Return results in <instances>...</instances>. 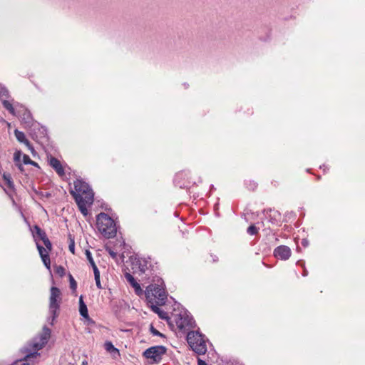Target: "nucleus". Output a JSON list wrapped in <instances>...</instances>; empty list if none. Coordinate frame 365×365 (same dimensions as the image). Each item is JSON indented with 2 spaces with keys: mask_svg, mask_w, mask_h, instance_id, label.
Instances as JSON below:
<instances>
[{
  "mask_svg": "<svg viewBox=\"0 0 365 365\" xmlns=\"http://www.w3.org/2000/svg\"><path fill=\"white\" fill-rule=\"evenodd\" d=\"M75 190H71V194L76 200L81 213L86 216L88 215L87 206L93 202V192L90 186L82 180L74 181Z\"/></svg>",
  "mask_w": 365,
  "mask_h": 365,
  "instance_id": "obj_1",
  "label": "nucleus"
},
{
  "mask_svg": "<svg viewBox=\"0 0 365 365\" xmlns=\"http://www.w3.org/2000/svg\"><path fill=\"white\" fill-rule=\"evenodd\" d=\"M151 284L146 287L145 296L150 304L163 305L165 304L167 294L163 287V282L161 279L158 280V283Z\"/></svg>",
  "mask_w": 365,
  "mask_h": 365,
  "instance_id": "obj_2",
  "label": "nucleus"
},
{
  "mask_svg": "<svg viewBox=\"0 0 365 365\" xmlns=\"http://www.w3.org/2000/svg\"><path fill=\"white\" fill-rule=\"evenodd\" d=\"M96 225L98 231L106 238L115 236L116 227L114 220L107 214L101 212L96 217Z\"/></svg>",
  "mask_w": 365,
  "mask_h": 365,
  "instance_id": "obj_3",
  "label": "nucleus"
},
{
  "mask_svg": "<svg viewBox=\"0 0 365 365\" xmlns=\"http://www.w3.org/2000/svg\"><path fill=\"white\" fill-rule=\"evenodd\" d=\"M187 341L192 349L198 354H205L207 351L206 341L204 336L198 331H189Z\"/></svg>",
  "mask_w": 365,
  "mask_h": 365,
  "instance_id": "obj_4",
  "label": "nucleus"
},
{
  "mask_svg": "<svg viewBox=\"0 0 365 365\" xmlns=\"http://www.w3.org/2000/svg\"><path fill=\"white\" fill-rule=\"evenodd\" d=\"M51 334L50 329L44 327L43 331L33 339V340L28 344L29 349H31L32 351L38 352L42 349L45 345L48 343Z\"/></svg>",
  "mask_w": 365,
  "mask_h": 365,
  "instance_id": "obj_5",
  "label": "nucleus"
},
{
  "mask_svg": "<svg viewBox=\"0 0 365 365\" xmlns=\"http://www.w3.org/2000/svg\"><path fill=\"white\" fill-rule=\"evenodd\" d=\"M16 116H18L21 120V123L24 124L25 128H31L33 126H38V124H37L32 115L30 111L26 108L24 106L18 103L16 106Z\"/></svg>",
  "mask_w": 365,
  "mask_h": 365,
  "instance_id": "obj_6",
  "label": "nucleus"
},
{
  "mask_svg": "<svg viewBox=\"0 0 365 365\" xmlns=\"http://www.w3.org/2000/svg\"><path fill=\"white\" fill-rule=\"evenodd\" d=\"M60 300V289L56 287H52L51 288V294L49 297V312L52 314L53 320L57 317Z\"/></svg>",
  "mask_w": 365,
  "mask_h": 365,
  "instance_id": "obj_7",
  "label": "nucleus"
},
{
  "mask_svg": "<svg viewBox=\"0 0 365 365\" xmlns=\"http://www.w3.org/2000/svg\"><path fill=\"white\" fill-rule=\"evenodd\" d=\"M175 321L180 329H186L195 327V321L192 316L186 312H180L175 316Z\"/></svg>",
  "mask_w": 365,
  "mask_h": 365,
  "instance_id": "obj_8",
  "label": "nucleus"
},
{
  "mask_svg": "<svg viewBox=\"0 0 365 365\" xmlns=\"http://www.w3.org/2000/svg\"><path fill=\"white\" fill-rule=\"evenodd\" d=\"M166 350L167 349L164 346H154L147 349L143 352V356L155 362H159L162 359L163 355L166 353Z\"/></svg>",
  "mask_w": 365,
  "mask_h": 365,
  "instance_id": "obj_9",
  "label": "nucleus"
},
{
  "mask_svg": "<svg viewBox=\"0 0 365 365\" xmlns=\"http://www.w3.org/2000/svg\"><path fill=\"white\" fill-rule=\"evenodd\" d=\"M274 256L282 260L288 259L292 254L290 248L285 245H280L274 250Z\"/></svg>",
  "mask_w": 365,
  "mask_h": 365,
  "instance_id": "obj_10",
  "label": "nucleus"
},
{
  "mask_svg": "<svg viewBox=\"0 0 365 365\" xmlns=\"http://www.w3.org/2000/svg\"><path fill=\"white\" fill-rule=\"evenodd\" d=\"M24 352L26 354L24 357V365H35L36 362V359L40 356V354L36 351H32L31 349H29L28 348H25L24 349Z\"/></svg>",
  "mask_w": 365,
  "mask_h": 365,
  "instance_id": "obj_11",
  "label": "nucleus"
},
{
  "mask_svg": "<svg viewBox=\"0 0 365 365\" xmlns=\"http://www.w3.org/2000/svg\"><path fill=\"white\" fill-rule=\"evenodd\" d=\"M5 94H6V93H0V100L1 101V103L4 106V107L7 110L13 115H16V106L19 103H14V100L10 101L6 99H4V96H6Z\"/></svg>",
  "mask_w": 365,
  "mask_h": 365,
  "instance_id": "obj_12",
  "label": "nucleus"
},
{
  "mask_svg": "<svg viewBox=\"0 0 365 365\" xmlns=\"http://www.w3.org/2000/svg\"><path fill=\"white\" fill-rule=\"evenodd\" d=\"M125 277L130 286L133 287L135 292L138 296L141 297L144 294L145 292L142 289L140 284L135 280L132 274L126 273L125 274Z\"/></svg>",
  "mask_w": 365,
  "mask_h": 365,
  "instance_id": "obj_13",
  "label": "nucleus"
},
{
  "mask_svg": "<svg viewBox=\"0 0 365 365\" xmlns=\"http://www.w3.org/2000/svg\"><path fill=\"white\" fill-rule=\"evenodd\" d=\"M50 166L55 170L59 176L65 175L64 168L61 162L54 157H51L48 159Z\"/></svg>",
  "mask_w": 365,
  "mask_h": 365,
  "instance_id": "obj_14",
  "label": "nucleus"
},
{
  "mask_svg": "<svg viewBox=\"0 0 365 365\" xmlns=\"http://www.w3.org/2000/svg\"><path fill=\"white\" fill-rule=\"evenodd\" d=\"M14 135L17 140L20 143H24L31 150V153L34 151L33 146L31 145L30 142L26 139V135L23 132L16 129L14 130Z\"/></svg>",
  "mask_w": 365,
  "mask_h": 365,
  "instance_id": "obj_15",
  "label": "nucleus"
},
{
  "mask_svg": "<svg viewBox=\"0 0 365 365\" xmlns=\"http://www.w3.org/2000/svg\"><path fill=\"white\" fill-rule=\"evenodd\" d=\"M79 313L85 319H88L89 315L88 312V308L86 304L84 303L83 296L79 297Z\"/></svg>",
  "mask_w": 365,
  "mask_h": 365,
  "instance_id": "obj_16",
  "label": "nucleus"
},
{
  "mask_svg": "<svg viewBox=\"0 0 365 365\" xmlns=\"http://www.w3.org/2000/svg\"><path fill=\"white\" fill-rule=\"evenodd\" d=\"M34 230L35 231L34 232V237L36 242L38 240H41L42 241L43 239L47 236L46 232L42 230L38 225H35L34 227Z\"/></svg>",
  "mask_w": 365,
  "mask_h": 365,
  "instance_id": "obj_17",
  "label": "nucleus"
},
{
  "mask_svg": "<svg viewBox=\"0 0 365 365\" xmlns=\"http://www.w3.org/2000/svg\"><path fill=\"white\" fill-rule=\"evenodd\" d=\"M155 304H150L152 310L158 314L159 317L163 319H168L167 312L161 310Z\"/></svg>",
  "mask_w": 365,
  "mask_h": 365,
  "instance_id": "obj_18",
  "label": "nucleus"
},
{
  "mask_svg": "<svg viewBox=\"0 0 365 365\" xmlns=\"http://www.w3.org/2000/svg\"><path fill=\"white\" fill-rule=\"evenodd\" d=\"M138 268L142 273H144L148 269L149 262L145 259L138 260Z\"/></svg>",
  "mask_w": 365,
  "mask_h": 365,
  "instance_id": "obj_19",
  "label": "nucleus"
},
{
  "mask_svg": "<svg viewBox=\"0 0 365 365\" xmlns=\"http://www.w3.org/2000/svg\"><path fill=\"white\" fill-rule=\"evenodd\" d=\"M3 178H4V181L6 182L9 188L13 190L14 188V182L12 180L11 175L9 173H4Z\"/></svg>",
  "mask_w": 365,
  "mask_h": 365,
  "instance_id": "obj_20",
  "label": "nucleus"
},
{
  "mask_svg": "<svg viewBox=\"0 0 365 365\" xmlns=\"http://www.w3.org/2000/svg\"><path fill=\"white\" fill-rule=\"evenodd\" d=\"M104 347L107 351L111 354L114 352H118V349L113 346L111 341H106L104 344Z\"/></svg>",
  "mask_w": 365,
  "mask_h": 365,
  "instance_id": "obj_21",
  "label": "nucleus"
},
{
  "mask_svg": "<svg viewBox=\"0 0 365 365\" xmlns=\"http://www.w3.org/2000/svg\"><path fill=\"white\" fill-rule=\"evenodd\" d=\"M36 247H37V249L38 250L41 257H43V255H48V252H46V249L43 246L39 245L38 242H36Z\"/></svg>",
  "mask_w": 365,
  "mask_h": 365,
  "instance_id": "obj_22",
  "label": "nucleus"
},
{
  "mask_svg": "<svg viewBox=\"0 0 365 365\" xmlns=\"http://www.w3.org/2000/svg\"><path fill=\"white\" fill-rule=\"evenodd\" d=\"M41 259L44 264V265L46 266V267L48 269H50L51 268V262H50V258H49V256L48 255H43V257H41Z\"/></svg>",
  "mask_w": 365,
  "mask_h": 365,
  "instance_id": "obj_23",
  "label": "nucleus"
},
{
  "mask_svg": "<svg viewBox=\"0 0 365 365\" xmlns=\"http://www.w3.org/2000/svg\"><path fill=\"white\" fill-rule=\"evenodd\" d=\"M69 282L71 289L73 290H76L77 287V283L71 274H69Z\"/></svg>",
  "mask_w": 365,
  "mask_h": 365,
  "instance_id": "obj_24",
  "label": "nucleus"
},
{
  "mask_svg": "<svg viewBox=\"0 0 365 365\" xmlns=\"http://www.w3.org/2000/svg\"><path fill=\"white\" fill-rule=\"evenodd\" d=\"M258 232V230L257 228L252 225H250L248 228H247V233L251 235H256Z\"/></svg>",
  "mask_w": 365,
  "mask_h": 365,
  "instance_id": "obj_25",
  "label": "nucleus"
},
{
  "mask_svg": "<svg viewBox=\"0 0 365 365\" xmlns=\"http://www.w3.org/2000/svg\"><path fill=\"white\" fill-rule=\"evenodd\" d=\"M42 242H43L47 250L49 251L51 250L52 245L47 236L43 239Z\"/></svg>",
  "mask_w": 365,
  "mask_h": 365,
  "instance_id": "obj_26",
  "label": "nucleus"
},
{
  "mask_svg": "<svg viewBox=\"0 0 365 365\" xmlns=\"http://www.w3.org/2000/svg\"><path fill=\"white\" fill-rule=\"evenodd\" d=\"M86 256L91 266H93V264H96V263L92 257V255H91V252L88 250H86Z\"/></svg>",
  "mask_w": 365,
  "mask_h": 365,
  "instance_id": "obj_27",
  "label": "nucleus"
},
{
  "mask_svg": "<svg viewBox=\"0 0 365 365\" xmlns=\"http://www.w3.org/2000/svg\"><path fill=\"white\" fill-rule=\"evenodd\" d=\"M56 273L60 277H63L65 274V269L62 266H58L56 268Z\"/></svg>",
  "mask_w": 365,
  "mask_h": 365,
  "instance_id": "obj_28",
  "label": "nucleus"
},
{
  "mask_svg": "<svg viewBox=\"0 0 365 365\" xmlns=\"http://www.w3.org/2000/svg\"><path fill=\"white\" fill-rule=\"evenodd\" d=\"M150 332L154 336H163L159 331L155 329L153 325H150Z\"/></svg>",
  "mask_w": 365,
  "mask_h": 365,
  "instance_id": "obj_29",
  "label": "nucleus"
},
{
  "mask_svg": "<svg viewBox=\"0 0 365 365\" xmlns=\"http://www.w3.org/2000/svg\"><path fill=\"white\" fill-rule=\"evenodd\" d=\"M70 240H71V241H70V244L68 246V249L71 253L74 254V250H75L74 240L71 238H70Z\"/></svg>",
  "mask_w": 365,
  "mask_h": 365,
  "instance_id": "obj_30",
  "label": "nucleus"
},
{
  "mask_svg": "<svg viewBox=\"0 0 365 365\" xmlns=\"http://www.w3.org/2000/svg\"><path fill=\"white\" fill-rule=\"evenodd\" d=\"M92 268H93V273H94V277H100V272L96 266V264H93V266H91Z\"/></svg>",
  "mask_w": 365,
  "mask_h": 365,
  "instance_id": "obj_31",
  "label": "nucleus"
},
{
  "mask_svg": "<svg viewBox=\"0 0 365 365\" xmlns=\"http://www.w3.org/2000/svg\"><path fill=\"white\" fill-rule=\"evenodd\" d=\"M23 162L26 165H30L31 163V160L27 155H23Z\"/></svg>",
  "mask_w": 365,
  "mask_h": 365,
  "instance_id": "obj_32",
  "label": "nucleus"
},
{
  "mask_svg": "<svg viewBox=\"0 0 365 365\" xmlns=\"http://www.w3.org/2000/svg\"><path fill=\"white\" fill-rule=\"evenodd\" d=\"M21 151H16L14 153V160L16 162H19L20 161V159H21Z\"/></svg>",
  "mask_w": 365,
  "mask_h": 365,
  "instance_id": "obj_33",
  "label": "nucleus"
},
{
  "mask_svg": "<svg viewBox=\"0 0 365 365\" xmlns=\"http://www.w3.org/2000/svg\"><path fill=\"white\" fill-rule=\"evenodd\" d=\"M96 286L98 289H102V286L100 281V277H96L95 278Z\"/></svg>",
  "mask_w": 365,
  "mask_h": 365,
  "instance_id": "obj_34",
  "label": "nucleus"
},
{
  "mask_svg": "<svg viewBox=\"0 0 365 365\" xmlns=\"http://www.w3.org/2000/svg\"><path fill=\"white\" fill-rule=\"evenodd\" d=\"M23 364H24V359H19V360H17V361H14L12 364V365H24Z\"/></svg>",
  "mask_w": 365,
  "mask_h": 365,
  "instance_id": "obj_35",
  "label": "nucleus"
},
{
  "mask_svg": "<svg viewBox=\"0 0 365 365\" xmlns=\"http://www.w3.org/2000/svg\"><path fill=\"white\" fill-rule=\"evenodd\" d=\"M106 250L108 252L109 255L113 257V258H115L116 257V253L115 252H113L111 249L110 248H106Z\"/></svg>",
  "mask_w": 365,
  "mask_h": 365,
  "instance_id": "obj_36",
  "label": "nucleus"
},
{
  "mask_svg": "<svg viewBox=\"0 0 365 365\" xmlns=\"http://www.w3.org/2000/svg\"><path fill=\"white\" fill-rule=\"evenodd\" d=\"M197 365H207V364L204 360L199 358L197 359Z\"/></svg>",
  "mask_w": 365,
  "mask_h": 365,
  "instance_id": "obj_37",
  "label": "nucleus"
},
{
  "mask_svg": "<svg viewBox=\"0 0 365 365\" xmlns=\"http://www.w3.org/2000/svg\"><path fill=\"white\" fill-rule=\"evenodd\" d=\"M30 165H32L36 166V167L38 166V163L34 162V161H33L32 160H31V163H30Z\"/></svg>",
  "mask_w": 365,
  "mask_h": 365,
  "instance_id": "obj_38",
  "label": "nucleus"
},
{
  "mask_svg": "<svg viewBox=\"0 0 365 365\" xmlns=\"http://www.w3.org/2000/svg\"><path fill=\"white\" fill-rule=\"evenodd\" d=\"M5 88L0 83V91H4Z\"/></svg>",
  "mask_w": 365,
  "mask_h": 365,
  "instance_id": "obj_39",
  "label": "nucleus"
},
{
  "mask_svg": "<svg viewBox=\"0 0 365 365\" xmlns=\"http://www.w3.org/2000/svg\"><path fill=\"white\" fill-rule=\"evenodd\" d=\"M18 167H19V169L20 170H21V171L23 170V165H22L21 164H19V165H18Z\"/></svg>",
  "mask_w": 365,
  "mask_h": 365,
  "instance_id": "obj_40",
  "label": "nucleus"
}]
</instances>
